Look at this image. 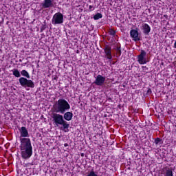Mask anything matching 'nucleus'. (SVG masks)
I'll use <instances>...</instances> for the list:
<instances>
[{
	"label": "nucleus",
	"instance_id": "obj_10",
	"mask_svg": "<svg viewBox=\"0 0 176 176\" xmlns=\"http://www.w3.org/2000/svg\"><path fill=\"white\" fill-rule=\"evenodd\" d=\"M130 35L131 38H133V41H134L135 42H138V41H140V37L138 36V31L135 30H131L130 31Z\"/></svg>",
	"mask_w": 176,
	"mask_h": 176
},
{
	"label": "nucleus",
	"instance_id": "obj_20",
	"mask_svg": "<svg viewBox=\"0 0 176 176\" xmlns=\"http://www.w3.org/2000/svg\"><path fill=\"white\" fill-rule=\"evenodd\" d=\"M31 166V164H25V167H28V166Z\"/></svg>",
	"mask_w": 176,
	"mask_h": 176
},
{
	"label": "nucleus",
	"instance_id": "obj_21",
	"mask_svg": "<svg viewBox=\"0 0 176 176\" xmlns=\"http://www.w3.org/2000/svg\"><path fill=\"white\" fill-rule=\"evenodd\" d=\"M111 35H115V31H112V32H111Z\"/></svg>",
	"mask_w": 176,
	"mask_h": 176
},
{
	"label": "nucleus",
	"instance_id": "obj_15",
	"mask_svg": "<svg viewBox=\"0 0 176 176\" xmlns=\"http://www.w3.org/2000/svg\"><path fill=\"white\" fill-rule=\"evenodd\" d=\"M12 74L16 78H20V76H21V74H20V72H19L17 69H14V70H12Z\"/></svg>",
	"mask_w": 176,
	"mask_h": 176
},
{
	"label": "nucleus",
	"instance_id": "obj_4",
	"mask_svg": "<svg viewBox=\"0 0 176 176\" xmlns=\"http://www.w3.org/2000/svg\"><path fill=\"white\" fill-rule=\"evenodd\" d=\"M64 23V15L60 12H56L52 17V23L53 25L63 24Z\"/></svg>",
	"mask_w": 176,
	"mask_h": 176
},
{
	"label": "nucleus",
	"instance_id": "obj_19",
	"mask_svg": "<svg viewBox=\"0 0 176 176\" xmlns=\"http://www.w3.org/2000/svg\"><path fill=\"white\" fill-rule=\"evenodd\" d=\"M89 9L91 12H93V10H94L95 8L93 6H89Z\"/></svg>",
	"mask_w": 176,
	"mask_h": 176
},
{
	"label": "nucleus",
	"instance_id": "obj_16",
	"mask_svg": "<svg viewBox=\"0 0 176 176\" xmlns=\"http://www.w3.org/2000/svg\"><path fill=\"white\" fill-rule=\"evenodd\" d=\"M100 19H102V14L101 13H97L94 16V20H100Z\"/></svg>",
	"mask_w": 176,
	"mask_h": 176
},
{
	"label": "nucleus",
	"instance_id": "obj_23",
	"mask_svg": "<svg viewBox=\"0 0 176 176\" xmlns=\"http://www.w3.org/2000/svg\"><path fill=\"white\" fill-rule=\"evenodd\" d=\"M64 146H68V144L65 143V144H64Z\"/></svg>",
	"mask_w": 176,
	"mask_h": 176
},
{
	"label": "nucleus",
	"instance_id": "obj_3",
	"mask_svg": "<svg viewBox=\"0 0 176 176\" xmlns=\"http://www.w3.org/2000/svg\"><path fill=\"white\" fill-rule=\"evenodd\" d=\"M54 112L63 115L67 111L71 109V105L65 99H59L53 105Z\"/></svg>",
	"mask_w": 176,
	"mask_h": 176
},
{
	"label": "nucleus",
	"instance_id": "obj_18",
	"mask_svg": "<svg viewBox=\"0 0 176 176\" xmlns=\"http://www.w3.org/2000/svg\"><path fill=\"white\" fill-rule=\"evenodd\" d=\"M160 141H161L160 138H156V139L155 140V144L156 145H157V144H159V142H160Z\"/></svg>",
	"mask_w": 176,
	"mask_h": 176
},
{
	"label": "nucleus",
	"instance_id": "obj_5",
	"mask_svg": "<svg viewBox=\"0 0 176 176\" xmlns=\"http://www.w3.org/2000/svg\"><path fill=\"white\" fill-rule=\"evenodd\" d=\"M19 83L23 87H30L31 89L35 87V84L32 80H28L24 77H21L19 78Z\"/></svg>",
	"mask_w": 176,
	"mask_h": 176
},
{
	"label": "nucleus",
	"instance_id": "obj_2",
	"mask_svg": "<svg viewBox=\"0 0 176 176\" xmlns=\"http://www.w3.org/2000/svg\"><path fill=\"white\" fill-rule=\"evenodd\" d=\"M51 118H52V122L55 127H58L62 131H65V133L68 131L69 124L64 120L63 115L60 114V113L54 112L52 113Z\"/></svg>",
	"mask_w": 176,
	"mask_h": 176
},
{
	"label": "nucleus",
	"instance_id": "obj_22",
	"mask_svg": "<svg viewBox=\"0 0 176 176\" xmlns=\"http://www.w3.org/2000/svg\"><path fill=\"white\" fill-rule=\"evenodd\" d=\"M117 51L120 52V47H117Z\"/></svg>",
	"mask_w": 176,
	"mask_h": 176
},
{
	"label": "nucleus",
	"instance_id": "obj_13",
	"mask_svg": "<svg viewBox=\"0 0 176 176\" xmlns=\"http://www.w3.org/2000/svg\"><path fill=\"white\" fill-rule=\"evenodd\" d=\"M104 53L108 60H112V50L111 47H106L104 48Z\"/></svg>",
	"mask_w": 176,
	"mask_h": 176
},
{
	"label": "nucleus",
	"instance_id": "obj_9",
	"mask_svg": "<svg viewBox=\"0 0 176 176\" xmlns=\"http://www.w3.org/2000/svg\"><path fill=\"white\" fill-rule=\"evenodd\" d=\"M161 174L164 176H174L173 174V169L168 168V167H165L162 169L161 170Z\"/></svg>",
	"mask_w": 176,
	"mask_h": 176
},
{
	"label": "nucleus",
	"instance_id": "obj_1",
	"mask_svg": "<svg viewBox=\"0 0 176 176\" xmlns=\"http://www.w3.org/2000/svg\"><path fill=\"white\" fill-rule=\"evenodd\" d=\"M20 133V149L21 155L23 159L27 160L32 156V145L31 144V139L28 138L30 137V133H28V129L25 126H21L19 128Z\"/></svg>",
	"mask_w": 176,
	"mask_h": 176
},
{
	"label": "nucleus",
	"instance_id": "obj_11",
	"mask_svg": "<svg viewBox=\"0 0 176 176\" xmlns=\"http://www.w3.org/2000/svg\"><path fill=\"white\" fill-rule=\"evenodd\" d=\"M141 30H142L144 35H149V32H151V26H149V25L147 23H142Z\"/></svg>",
	"mask_w": 176,
	"mask_h": 176
},
{
	"label": "nucleus",
	"instance_id": "obj_6",
	"mask_svg": "<svg viewBox=\"0 0 176 176\" xmlns=\"http://www.w3.org/2000/svg\"><path fill=\"white\" fill-rule=\"evenodd\" d=\"M138 61L139 64L141 65L146 64V52H145L144 50H142L140 54L138 55Z\"/></svg>",
	"mask_w": 176,
	"mask_h": 176
},
{
	"label": "nucleus",
	"instance_id": "obj_17",
	"mask_svg": "<svg viewBox=\"0 0 176 176\" xmlns=\"http://www.w3.org/2000/svg\"><path fill=\"white\" fill-rule=\"evenodd\" d=\"M87 176H98V175L96 172L91 170L89 173H88Z\"/></svg>",
	"mask_w": 176,
	"mask_h": 176
},
{
	"label": "nucleus",
	"instance_id": "obj_7",
	"mask_svg": "<svg viewBox=\"0 0 176 176\" xmlns=\"http://www.w3.org/2000/svg\"><path fill=\"white\" fill-rule=\"evenodd\" d=\"M105 77L99 74L95 78L94 83L96 85V86H102L104 83H105Z\"/></svg>",
	"mask_w": 176,
	"mask_h": 176
},
{
	"label": "nucleus",
	"instance_id": "obj_14",
	"mask_svg": "<svg viewBox=\"0 0 176 176\" xmlns=\"http://www.w3.org/2000/svg\"><path fill=\"white\" fill-rule=\"evenodd\" d=\"M21 75H22V76H25V78H28V79H30V74H28V72H27L26 70H22L21 72Z\"/></svg>",
	"mask_w": 176,
	"mask_h": 176
},
{
	"label": "nucleus",
	"instance_id": "obj_12",
	"mask_svg": "<svg viewBox=\"0 0 176 176\" xmlns=\"http://www.w3.org/2000/svg\"><path fill=\"white\" fill-rule=\"evenodd\" d=\"M63 119L65 120V122H70V120H72V118H74V113L71 111H67L66 113H64Z\"/></svg>",
	"mask_w": 176,
	"mask_h": 176
},
{
	"label": "nucleus",
	"instance_id": "obj_8",
	"mask_svg": "<svg viewBox=\"0 0 176 176\" xmlns=\"http://www.w3.org/2000/svg\"><path fill=\"white\" fill-rule=\"evenodd\" d=\"M41 6L42 9H49L50 8H53L54 4L53 3L52 0H43V1L41 3Z\"/></svg>",
	"mask_w": 176,
	"mask_h": 176
}]
</instances>
